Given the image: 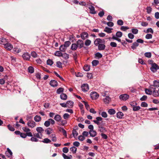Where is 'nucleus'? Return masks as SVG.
Segmentation results:
<instances>
[{
  "instance_id": "12",
  "label": "nucleus",
  "mask_w": 159,
  "mask_h": 159,
  "mask_svg": "<svg viewBox=\"0 0 159 159\" xmlns=\"http://www.w3.org/2000/svg\"><path fill=\"white\" fill-rule=\"evenodd\" d=\"M88 37V34L86 32L82 33L81 34V37L83 40H84L86 38H87Z\"/></svg>"
},
{
  "instance_id": "24",
  "label": "nucleus",
  "mask_w": 159,
  "mask_h": 159,
  "mask_svg": "<svg viewBox=\"0 0 159 159\" xmlns=\"http://www.w3.org/2000/svg\"><path fill=\"white\" fill-rule=\"evenodd\" d=\"M34 119L36 122H39L41 120V117L40 116L36 115L34 116Z\"/></svg>"
},
{
  "instance_id": "48",
  "label": "nucleus",
  "mask_w": 159,
  "mask_h": 159,
  "mask_svg": "<svg viewBox=\"0 0 159 159\" xmlns=\"http://www.w3.org/2000/svg\"><path fill=\"white\" fill-rule=\"evenodd\" d=\"M112 35L113 36L112 38H111L112 39L116 40L118 41L119 42H121V40L120 39L116 37L114 34H112Z\"/></svg>"
},
{
  "instance_id": "9",
  "label": "nucleus",
  "mask_w": 159,
  "mask_h": 159,
  "mask_svg": "<svg viewBox=\"0 0 159 159\" xmlns=\"http://www.w3.org/2000/svg\"><path fill=\"white\" fill-rule=\"evenodd\" d=\"M4 48L7 50H11L13 48V46L10 43H7L4 46Z\"/></svg>"
},
{
  "instance_id": "28",
  "label": "nucleus",
  "mask_w": 159,
  "mask_h": 159,
  "mask_svg": "<svg viewBox=\"0 0 159 159\" xmlns=\"http://www.w3.org/2000/svg\"><path fill=\"white\" fill-rule=\"evenodd\" d=\"M98 130L100 132H104L106 131V129L104 127L101 126L100 125L98 126Z\"/></svg>"
},
{
  "instance_id": "36",
  "label": "nucleus",
  "mask_w": 159,
  "mask_h": 159,
  "mask_svg": "<svg viewBox=\"0 0 159 159\" xmlns=\"http://www.w3.org/2000/svg\"><path fill=\"white\" fill-rule=\"evenodd\" d=\"M153 85L154 87H159V81L154 80L153 81Z\"/></svg>"
},
{
  "instance_id": "49",
  "label": "nucleus",
  "mask_w": 159,
  "mask_h": 159,
  "mask_svg": "<svg viewBox=\"0 0 159 159\" xmlns=\"http://www.w3.org/2000/svg\"><path fill=\"white\" fill-rule=\"evenodd\" d=\"M99 63V61L96 60H94L92 62V64L93 66H95Z\"/></svg>"
},
{
  "instance_id": "42",
  "label": "nucleus",
  "mask_w": 159,
  "mask_h": 159,
  "mask_svg": "<svg viewBox=\"0 0 159 159\" xmlns=\"http://www.w3.org/2000/svg\"><path fill=\"white\" fill-rule=\"evenodd\" d=\"M71 44V42L68 41H66L64 43V44H63V45L65 46V47L67 48V47H68Z\"/></svg>"
},
{
  "instance_id": "40",
  "label": "nucleus",
  "mask_w": 159,
  "mask_h": 159,
  "mask_svg": "<svg viewBox=\"0 0 159 159\" xmlns=\"http://www.w3.org/2000/svg\"><path fill=\"white\" fill-rule=\"evenodd\" d=\"M110 100L111 99L109 97L107 96L106 97V98L104 99V101L106 103H108Z\"/></svg>"
},
{
  "instance_id": "19",
  "label": "nucleus",
  "mask_w": 159,
  "mask_h": 159,
  "mask_svg": "<svg viewBox=\"0 0 159 159\" xmlns=\"http://www.w3.org/2000/svg\"><path fill=\"white\" fill-rule=\"evenodd\" d=\"M36 131L39 133L41 134V135L42 136L41 134L43 132L44 129L41 127H37L36 129Z\"/></svg>"
},
{
  "instance_id": "7",
  "label": "nucleus",
  "mask_w": 159,
  "mask_h": 159,
  "mask_svg": "<svg viewBox=\"0 0 159 159\" xmlns=\"http://www.w3.org/2000/svg\"><path fill=\"white\" fill-rule=\"evenodd\" d=\"M90 96L93 99H96L99 97V95L95 92H93L90 93Z\"/></svg>"
},
{
  "instance_id": "15",
  "label": "nucleus",
  "mask_w": 159,
  "mask_h": 159,
  "mask_svg": "<svg viewBox=\"0 0 159 159\" xmlns=\"http://www.w3.org/2000/svg\"><path fill=\"white\" fill-rule=\"evenodd\" d=\"M54 119L56 121L60 122L61 120V117L60 115L57 114L55 116Z\"/></svg>"
},
{
  "instance_id": "21",
  "label": "nucleus",
  "mask_w": 159,
  "mask_h": 159,
  "mask_svg": "<svg viewBox=\"0 0 159 159\" xmlns=\"http://www.w3.org/2000/svg\"><path fill=\"white\" fill-rule=\"evenodd\" d=\"M66 103L67 107L70 108L72 107L74 103L72 101H68Z\"/></svg>"
},
{
  "instance_id": "22",
  "label": "nucleus",
  "mask_w": 159,
  "mask_h": 159,
  "mask_svg": "<svg viewBox=\"0 0 159 159\" xmlns=\"http://www.w3.org/2000/svg\"><path fill=\"white\" fill-rule=\"evenodd\" d=\"M6 39L4 38H2L0 40V44L2 45H4V46L5 44H7Z\"/></svg>"
},
{
  "instance_id": "34",
  "label": "nucleus",
  "mask_w": 159,
  "mask_h": 159,
  "mask_svg": "<svg viewBox=\"0 0 159 159\" xmlns=\"http://www.w3.org/2000/svg\"><path fill=\"white\" fill-rule=\"evenodd\" d=\"M158 90H156L155 89L153 90V92H152L153 95L155 97H157L159 96V93Z\"/></svg>"
},
{
  "instance_id": "62",
  "label": "nucleus",
  "mask_w": 159,
  "mask_h": 159,
  "mask_svg": "<svg viewBox=\"0 0 159 159\" xmlns=\"http://www.w3.org/2000/svg\"><path fill=\"white\" fill-rule=\"evenodd\" d=\"M101 115L104 118H106L107 117V113L105 111L102 112Z\"/></svg>"
},
{
  "instance_id": "46",
  "label": "nucleus",
  "mask_w": 159,
  "mask_h": 159,
  "mask_svg": "<svg viewBox=\"0 0 159 159\" xmlns=\"http://www.w3.org/2000/svg\"><path fill=\"white\" fill-rule=\"evenodd\" d=\"M22 129L23 131L26 133L30 131V129L28 128L27 127H23Z\"/></svg>"
},
{
  "instance_id": "11",
  "label": "nucleus",
  "mask_w": 159,
  "mask_h": 159,
  "mask_svg": "<svg viewBox=\"0 0 159 159\" xmlns=\"http://www.w3.org/2000/svg\"><path fill=\"white\" fill-rule=\"evenodd\" d=\"M96 120H94L93 121L94 123L97 125H100V121H101L102 120V118L100 117H98L96 118Z\"/></svg>"
},
{
  "instance_id": "4",
  "label": "nucleus",
  "mask_w": 159,
  "mask_h": 159,
  "mask_svg": "<svg viewBox=\"0 0 159 159\" xmlns=\"http://www.w3.org/2000/svg\"><path fill=\"white\" fill-rule=\"evenodd\" d=\"M27 125L29 127L32 128L36 126V123L32 120H29L27 122Z\"/></svg>"
},
{
  "instance_id": "38",
  "label": "nucleus",
  "mask_w": 159,
  "mask_h": 159,
  "mask_svg": "<svg viewBox=\"0 0 159 159\" xmlns=\"http://www.w3.org/2000/svg\"><path fill=\"white\" fill-rule=\"evenodd\" d=\"M146 94L149 95H151L152 93V91L150 89H145Z\"/></svg>"
},
{
  "instance_id": "26",
  "label": "nucleus",
  "mask_w": 159,
  "mask_h": 159,
  "mask_svg": "<svg viewBox=\"0 0 159 159\" xmlns=\"http://www.w3.org/2000/svg\"><path fill=\"white\" fill-rule=\"evenodd\" d=\"M77 129H78L77 127L75 129H74L72 130V134L75 138L78 135V133L76 130Z\"/></svg>"
},
{
  "instance_id": "59",
  "label": "nucleus",
  "mask_w": 159,
  "mask_h": 159,
  "mask_svg": "<svg viewBox=\"0 0 159 159\" xmlns=\"http://www.w3.org/2000/svg\"><path fill=\"white\" fill-rule=\"evenodd\" d=\"M129 29L128 27L127 26H122L121 27L120 30H122L125 31L127 30H128Z\"/></svg>"
},
{
  "instance_id": "6",
  "label": "nucleus",
  "mask_w": 159,
  "mask_h": 159,
  "mask_svg": "<svg viewBox=\"0 0 159 159\" xmlns=\"http://www.w3.org/2000/svg\"><path fill=\"white\" fill-rule=\"evenodd\" d=\"M129 95L126 94H124L122 95H121L119 96L120 99L123 101L126 100L129 98Z\"/></svg>"
},
{
  "instance_id": "2",
  "label": "nucleus",
  "mask_w": 159,
  "mask_h": 159,
  "mask_svg": "<svg viewBox=\"0 0 159 159\" xmlns=\"http://www.w3.org/2000/svg\"><path fill=\"white\" fill-rule=\"evenodd\" d=\"M105 41L104 39H97L94 42V44L96 46H98L102 43H105Z\"/></svg>"
},
{
  "instance_id": "5",
  "label": "nucleus",
  "mask_w": 159,
  "mask_h": 159,
  "mask_svg": "<svg viewBox=\"0 0 159 159\" xmlns=\"http://www.w3.org/2000/svg\"><path fill=\"white\" fill-rule=\"evenodd\" d=\"M81 88L82 90L84 92L88 91L89 89V86L87 84H85L82 85Z\"/></svg>"
},
{
  "instance_id": "30",
  "label": "nucleus",
  "mask_w": 159,
  "mask_h": 159,
  "mask_svg": "<svg viewBox=\"0 0 159 159\" xmlns=\"http://www.w3.org/2000/svg\"><path fill=\"white\" fill-rule=\"evenodd\" d=\"M61 123H58V125H60L64 126L67 124V121L66 120H61Z\"/></svg>"
},
{
  "instance_id": "3",
  "label": "nucleus",
  "mask_w": 159,
  "mask_h": 159,
  "mask_svg": "<svg viewBox=\"0 0 159 159\" xmlns=\"http://www.w3.org/2000/svg\"><path fill=\"white\" fill-rule=\"evenodd\" d=\"M76 44L79 48H81L82 47L85 48V47H84V43L83 40L79 39L77 42Z\"/></svg>"
},
{
  "instance_id": "8",
  "label": "nucleus",
  "mask_w": 159,
  "mask_h": 159,
  "mask_svg": "<svg viewBox=\"0 0 159 159\" xmlns=\"http://www.w3.org/2000/svg\"><path fill=\"white\" fill-rule=\"evenodd\" d=\"M22 57L24 60H29L30 57V55L28 53L26 52L24 53L22 55Z\"/></svg>"
},
{
  "instance_id": "25",
  "label": "nucleus",
  "mask_w": 159,
  "mask_h": 159,
  "mask_svg": "<svg viewBox=\"0 0 159 159\" xmlns=\"http://www.w3.org/2000/svg\"><path fill=\"white\" fill-rule=\"evenodd\" d=\"M50 137L51 138L53 142H56L57 141V138L55 134H52L50 136Z\"/></svg>"
},
{
  "instance_id": "16",
  "label": "nucleus",
  "mask_w": 159,
  "mask_h": 159,
  "mask_svg": "<svg viewBox=\"0 0 159 159\" xmlns=\"http://www.w3.org/2000/svg\"><path fill=\"white\" fill-rule=\"evenodd\" d=\"M89 8L90 10V13L93 14H94L96 13L94 7L93 6L90 5L89 7Z\"/></svg>"
},
{
  "instance_id": "31",
  "label": "nucleus",
  "mask_w": 159,
  "mask_h": 159,
  "mask_svg": "<svg viewBox=\"0 0 159 159\" xmlns=\"http://www.w3.org/2000/svg\"><path fill=\"white\" fill-rule=\"evenodd\" d=\"M66 49L65 46L63 45V44L61 45L59 48V50L61 52H64L65 51Z\"/></svg>"
},
{
  "instance_id": "39",
  "label": "nucleus",
  "mask_w": 159,
  "mask_h": 159,
  "mask_svg": "<svg viewBox=\"0 0 159 159\" xmlns=\"http://www.w3.org/2000/svg\"><path fill=\"white\" fill-rule=\"evenodd\" d=\"M70 149L74 154L77 151V148L75 147L70 148Z\"/></svg>"
},
{
  "instance_id": "23",
  "label": "nucleus",
  "mask_w": 159,
  "mask_h": 159,
  "mask_svg": "<svg viewBox=\"0 0 159 159\" xmlns=\"http://www.w3.org/2000/svg\"><path fill=\"white\" fill-rule=\"evenodd\" d=\"M116 116L117 118L119 119H122L124 116V114L122 112L119 111L117 113Z\"/></svg>"
},
{
  "instance_id": "47",
  "label": "nucleus",
  "mask_w": 159,
  "mask_h": 159,
  "mask_svg": "<svg viewBox=\"0 0 159 159\" xmlns=\"http://www.w3.org/2000/svg\"><path fill=\"white\" fill-rule=\"evenodd\" d=\"M42 142L44 143H51V141L48 138H45L42 141Z\"/></svg>"
},
{
  "instance_id": "35",
  "label": "nucleus",
  "mask_w": 159,
  "mask_h": 159,
  "mask_svg": "<svg viewBox=\"0 0 159 159\" xmlns=\"http://www.w3.org/2000/svg\"><path fill=\"white\" fill-rule=\"evenodd\" d=\"M28 70L29 73H32L34 71V69L33 67L30 66L28 68Z\"/></svg>"
},
{
  "instance_id": "18",
  "label": "nucleus",
  "mask_w": 159,
  "mask_h": 159,
  "mask_svg": "<svg viewBox=\"0 0 159 159\" xmlns=\"http://www.w3.org/2000/svg\"><path fill=\"white\" fill-rule=\"evenodd\" d=\"M89 133L91 136L92 137H95L97 134V132L93 130H90Z\"/></svg>"
},
{
  "instance_id": "10",
  "label": "nucleus",
  "mask_w": 159,
  "mask_h": 159,
  "mask_svg": "<svg viewBox=\"0 0 159 159\" xmlns=\"http://www.w3.org/2000/svg\"><path fill=\"white\" fill-rule=\"evenodd\" d=\"M50 84L52 87H55L57 86L58 83L54 80H52L50 82Z\"/></svg>"
},
{
  "instance_id": "37",
  "label": "nucleus",
  "mask_w": 159,
  "mask_h": 159,
  "mask_svg": "<svg viewBox=\"0 0 159 159\" xmlns=\"http://www.w3.org/2000/svg\"><path fill=\"white\" fill-rule=\"evenodd\" d=\"M139 45V43L137 42H134L131 46V48L133 49H136V47L138 46Z\"/></svg>"
},
{
  "instance_id": "58",
  "label": "nucleus",
  "mask_w": 159,
  "mask_h": 159,
  "mask_svg": "<svg viewBox=\"0 0 159 159\" xmlns=\"http://www.w3.org/2000/svg\"><path fill=\"white\" fill-rule=\"evenodd\" d=\"M63 117L64 119H66L70 117V115L68 113H65L63 115Z\"/></svg>"
},
{
  "instance_id": "52",
  "label": "nucleus",
  "mask_w": 159,
  "mask_h": 159,
  "mask_svg": "<svg viewBox=\"0 0 159 159\" xmlns=\"http://www.w3.org/2000/svg\"><path fill=\"white\" fill-rule=\"evenodd\" d=\"M144 55L146 57L150 58L151 57L152 55L150 52H147L145 53Z\"/></svg>"
},
{
  "instance_id": "43",
  "label": "nucleus",
  "mask_w": 159,
  "mask_h": 159,
  "mask_svg": "<svg viewBox=\"0 0 159 159\" xmlns=\"http://www.w3.org/2000/svg\"><path fill=\"white\" fill-rule=\"evenodd\" d=\"M61 57H63L66 60L69 58V55L66 53H65L63 54L62 53V55H61Z\"/></svg>"
},
{
  "instance_id": "61",
  "label": "nucleus",
  "mask_w": 159,
  "mask_h": 159,
  "mask_svg": "<svg viewBox=\"0 0 159 159\" xmlns=\"http://www.w3.org/2000/svg\"><path fill=\"white\" fill-rule=\"evenodd\" d=\"M132 32L134 34H136L138 33V30L136 29H133L131 30Z\"/></svg>"
},
{
  "instance_id": "32",
  "label": "nucleus",
  "mask_w": 159,
  "mask_h": 159,
  "mask_svg": "<svg viewBox=\"0 0 159 159\" xmlns=\"http://www.w3.org/2000/svg\"><path fill=\"white\" fill-rule=\"evenodd\" d=\"M60 98L62 100H66L67 98V96L65 93H62L60 95Z\"/></svg>"
},
{
  "instance_id": "27",
  "label": "nucleus",
  "mask_w": 159,
  "mask_h": 159,
  "mask_svg": "<svg viewBox=\"0 0 159 159\" xmlns=\"http://www.w3.org/2000/svg\"><path fill=\"white\" fill-rule=\"evenodd\" d=\"M59 131L63 133V134L66 137H67V133L66 131L63 128H60V129H59Z\"/></svg>"
},
{
  "instance_id": "13",
  "label": "nucleus",
  "mask_w": 159,
  "mask_h": 159,
  "mask_svg": "<svg viewBox=\"0 0 159 159\" xmlns=\"http://www.w3.org/2000/svg\"><path fill=\"white\" fill-rule=\"evenodd\" d=\"M7 151L6 152V156L8 157H11L12 156V153L9 148H7Z\"/></svg>"
},
{
  "instance_id": "17",
  "label": "nucleus",
  "mask_w": 159,
  "mask_h": 159,
  "mask_svg": "<svg viewBox=\"0 0 159 159\" xmlns=\"http://www.w3.org/2000/svg\"><path fill=\"white\" fill-rule=\"evenodd\" d=\"M78 47L76 43H72L70 49L73 51L76 50Z\"/></svg>"
},
{
  "instance_id": "64",
  "label": "nucleus",
  "mask_w": 159,
  "mask_h": 159,
  "mask_svg": "<svg viewBox=\"0 0 159 159\" xmlns=\"http://www.w3.org/2000/svg\"><path fill=\"white\" fill-rule=\"evenodd\" d=\"M7 127L8 129L11 131H13L15 130L14 128L10 125H7Z\"/></svg>"
},
{
  "instance_id": "54",
  "label": "nucleus",
  "mask_w": 159,
  "mask_h": 159,
  "mask_svg": "<svg viewBox=\"0 0 159 159\" xmlns=\"http://www.w3.org/2000/svg\"><path fill=\"white\" fill-rule=\"evenodd\" d=\"M47 64L51 66L53 64V62L51 59H48L47 61Z\"/></svg>"
},
{
  "instance_id": "53",
  "label": "nucleus",
  "mask_w": 159,
  "mask_h": 159,
  "mask_svg": "<svg viewBox=\"0 0 159 159\" xmlns=\"http://www.w3.org/2000/svg\"><path fill=\"white\" fill-rule=\"evenodd\" d=\"M84 69L86 71H88L90 69V67L88 65L85 66L84 67Z\"/></svg>"
},
{
  "instance_id": "57",
  "label": "nucleus",
  "mask_w": 159,
  "mask_h": 159,
  "mask_svg": "<svg viewBox=\"0 0 159 159\" xmlns=\"http://www.w3.org/2000/svg\"><path fill=\"white\" fill-rule=\"evenodd\" d=\"M140 109L139 106H134L133 108V110L135 111L139 110Z\"/></svg>"
},
{
  "instance_id": "1",
  "label": "nucleus",
  "mask_w": 159,
  "mask_h": 159,
  "mask_svg": "<svg viewBox=\"0 0 159 159\" xmlns=\"http://www.w3.org/2000/svg\"><path fill=\"white\" fill-rule=\"evenodd\" d=\"M149 63L151 65L150 69L152 71L155 72L157 71V70L159 69V66H158L155 63H153L152 61H150Z\"/></svg>"
},
{
  "instance_id": "29",
  "label": "nucleus",
  "mask_w": 159,
  "mask_h": 159,
  "mask_svg": "<svg viewBox=\"0 0 159 159\" xmlns=\"http://www.w3.org/2000/svg\"><path fill=\"white\" fill-rule=\"evenodd\" d=\"M108 112L110 115H112L116 113V111L114 109H111L108 110Z\"/></svg>"
},
{
  "instance_id": "45",
  "label": "nucleus",
  "mask_w": 159,
  "mask_h": 159,
  "mask_svg": "<svg viewBox=\"0 0 159 159\" xmlns=\"http://www.w3.org/2000/svg\"><path fill=\"white\" fill-rule=\"evenodd\" d=\"M55 55L58 57H61L62 53L60 51H57L55 53Z\"/></svg>"
},
{
  "instance_id": "20",
  "label": "nucleus",
  "mask_w": 159,
  "mask_h": 159,
  "mask_svg": "<svg viewBox=\"0 0 159 159\" xmlns=\"http://www.w3.org/2000/svg\"><path fill=\"white\" fill-rule=\"evenodd\" d=\"M113 30L112 28H109L107 27H106L104 31L108 33H111L112 32L111 30Z\"/></svg>"
},
{
  "instance_id": "50",
  "label": "nucleus",
  "mask_w": 159,
  "mask_h": 159,
  "mask_svg": "<svg viewBox=\"0 0 159 159\" xmlns=\"http://www.w3.org/2000/svg\"><path fill=\"white\" fill-rule=\"evenodd\" d=\"M64 91L63 88H60L57 90V93L58 94H60L61 93L63 92Z\"/></svg>"
},
{
  "instance_id": "55",
  "label": "nucleus",
  "mask_w": 159,
  "mask_h": 159,
  "mask_svg": "<svg viewBox=\"0 0 159 159\" xmlns=\"http://www.w3.org/2000/svg\"><path fill=\"white\" fill-rule=\"evenodd\" d=\"M30 140L32 142H38L39 141L38 139H37L35 137H31V138L30 139Z\"/></svg>"
},
{
  "instance_id": "60",
  "label": "nucleus",
  "mask_w": 159,
  "mask_h": 159,
  "mask_svg": "<svg viewBox=\"0 0 159 159\" xmlns=\"http://www.w3.org/2000/svg\"><path fill=\"white\" fill-rule=\"evenodd\" d=\"M85 138L82 135H80L78 137V139L80 141H83L85 139Z\"/></svg>"
},
{
  "instance_id": "14",
  "label": "nucleus",
  "mask_w": 159,
  "mask_h": 159,
  "mask_svg": "<svg viewBox=\"0 0 159 159\" xmlns=\"http://www.w3.org/2000/svg\"><path fill=\"white\" fill-rule=\"evenodd\" d=\"M104 44L105 43H102L98 45V49L99 50H103L105 49L106 47V46Z\"/></svg>"
},
{
  "instance_id": "44",
  "label": "nucleus",
  "mask_w": 159,
  "mask_h": 159,
  "mask_svg": "<svg viewBox=\"0 0 159 159\" xmlns=\"http://www.w3.org/2000/svg\"><path fill=\"white\" fill-rule=\"evenodd\" d=\"M122 35V33L120 31H117L116 34V37L117 38H120Z\"/></svg>"
},
{
  "instance_id": "63",
  "label": "nucleus",
  "mask_w": 159,
  "mask_h": 159,
  "mask_svg": "<svg viewBox=\"0 0 159 159\" xmlns=\"http://www.w3.org/2000/svg\"><path fill=\"white\" fill-rule=\"evenodd\" d=\"M148 105L147 103L145 102H143L141 103V106L142 107H146L148 106Z\"/></svg>"
},
{
  "instance_id": "56",
  "label": "nucleus",
  "mask_w": 159,
  "mask_h": 159,
  "mask_svg": "<svg viewBox=\"0 0 159 159\" xmlns=\"http://www.w3.org/2000/svg\"><path fill=\"white\" fill-rule=\"evenodd\" d=\"M110 45L112 47L115 48L117 46V44L114 42H111L110 43Z\"/></svg>"
},
{
  "instance_id": "41",
  "label": "nucleus",
  "mask_w": 159,
  "mask_h": 159,
  "mask_svg": "<svg viewBox=\"0 0 159 159\" xmlns=\"http://www.w3.org/2000/svg\"><path fill=\"white\" fill-rule=\"evenodd\" d=\"M91 42L89 39L86 40L84 42V45L86 46H89L91 44Z\"/></svg>"
},
{
  "instance_id": "51",
  "label": "nucleus",
  "mask_w": 159,
  "mask_h": 159,
  "mask_svg": "<svg viewBox=\"0 0 159 159\" xmlns=\"http://www.w3.org/2000/svg\"><path fill=\"white\" fill-rule=\"evenodd\" d=\"M44 125L46 127H48L50 125V122L49 120V119L45 121L44 123Z\"/></svg>"
},
{
  "instance_id": "33",
  "label": "nucleus",
  "mask_w": 159,
  "mask_h": 159,
  "mask_svg": "<svg viewBox=\"0 0 159 159\" xmlns=\"http://www.w3.org/2000/svg\"><path fill=\"white\" fill-rule=\"evenodd\" d=\"M62 157L64 159H71L72 157L71 155H70L69 156H68L64 153L62 154Z\"/></svg>"
}]
</instances>
